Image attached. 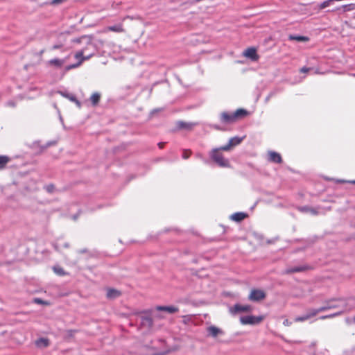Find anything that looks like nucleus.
Here are the masks:
<instances>
[{"instance_id":"nucleus-1","label":"nucleus","mask_w":355,"mask_h":355,"mask_svg":"<svg viewBox=\"0 0 355 355\" xmlns=\"http://www.w3.org/2000/svg\"><path fill=\"white\" fill-rule=\"evenodd\" d=\"M248 114V112L245 109H238L233 113L227 112H223L220 114V121L223 123H232L234 122L237 119L245 116Z\"/></svg>"},{"instance_id":"nucleus-2","label":"nucleus","mask_w":355,"mask_h":355,"mask_svg":"<svg viewBox=\"0 0 355 355\" xmlns=\"http://www.w3.org/2000/svg\"><path fill=\"white\" fill-rule=\"evenodd\" d=\"M221 150L220 147L212 149L209 152V157L218 166L220 167H228L230 166L229 160L224 158L223 154L220 153Z\"/></svg>"},{"instance_id":"nucleus-3","label":"nucleus","mask_w":355,"mask_h":355,"mask_svg":"<svg viewBox=\"0 0 355 355\" xmlns=\"http://www.w3.org/2000/svg\"><path fill=\"white\" fill-rule=\"evenodd\" d=\"M89 48H94V45L92 43H89L87 45V46H85L83 49L77 51L74 55V58L76 60H78L77 63L67 65L64 67V71L67 72L71 69L79 67L82 64V63L84 62V54L87 52V50Z\"/></svg>"},{"instance_id":"nucleus-4","label":"nucleus","mask_w":355,"mask_h":355,"mask_svg":"<svg viewBox=\"0 0 355 355\" xmlns=\"http://www.w3.org/2000/svg\"><path fill=\"white\" fill-rule=\"evenodd\" d=\"M262 316L245 315L240 318V322L243 324H255L261 322Z\"/></svg>"},{"instance_id":"nucleus-5","label":"nucleus","mask_w":355,"mask_h":355,"mask_svg":"<svg viewBox=\"0 0 355 355\" xmlns=\"http://www.w3.org/2000/svg\"><path fill=\"white\" fill-rule=\"evenodd\" d=\"M266 297L265 293L259 289H253L249 295V300L252 302H259Z\"/></svg>"},{"instance_id":"nucleus-6","label":"nucleus","mask_w":355,"mask_h":355,"mask_svg":"<svg viewBox=\"0 0 355 355\" xmlns=\"http://www.w3.org/2000/svg\"><path fill=\"white\" fill-rule=\"evenodd\" d=\"M70 55L65 57L63 59L60 58H53L47 62V65L49 67H54L56 69H60L62 67L64 64L67 61L69 58Z\"/></svg>"},{"instance_id":"nucleus-7","label":"nucleus","mask_w":355,"mask_h":355,"mask_svg":"<svg viewBox=\"0 0 355 355\" xmlns=\"http://www.w3.org/2000/svg\"><path fill=\"white\" fill-rule=\"evenodd\" d=\"M243 137H232L226 145L221 146L220 149L223 151H228L232 147L239 145L243 141Z\"/></svg>"},{"instance_id":"nucleus-8","label":"nucleus","mask_w":355,"mask_h":355,"mask_svg":"<svg viewBox=\"0 0 355 355\" xmlns=\"http://www.w3.org/2000/svg\"><path fill=\"white\" fill-rule=\"evenodd\" d=\"M243 56L250 59L252 61H257L259 59L257 49L254 47L248 48L243 51Z\"/></svg>"},{"instance_id":"nucleus-9","label":"nucleus","mask_w":355,"mask_h":355,"mask_svg":"<svg viewBox=\"0 0 355 355\" xmlns=\"http://www.w3.org/2000/svg\"><path fill=\"white\" fill-rule=\"evenodd\" d=\"M318 314V312L315 309H309L307 310V312L305 315L302 316L297 317L295 319V321L296 322H303L306 320H309V318L315 316Z\"/></svg>"},{"instance_id":"nucleus-10","label":"nucleus","mask_w":355,"mask_h":355,"mask_svg":"<svg viewBox=\"0 0 355 355\" xmlns=\"http://www.w3.org/2000/svg\"><path fill=\"white\" fill-rule=\"evenodd\" d=\"M338 306L335 303L334 300H329L328 301H326L324 302V304L322 306H321L318 309H315L318 313L322 311H327V310L332 309H336Z\"/></svg>"},{"instance_id":"nucleus-11","label":"nucleus","mask_w":355,"mask_h":355,"mask_svg":"<svg viewBox=\"0 0 355 355\" xmlns=\"http://www.w3.org/2000/svg\"><path fill=\"white\" fill-rule=\"evenodd\" d=\"M198 125V123L193 122H184L182 121H177L176 126L178 129H186V130H191L193 127Z\"/></svg>"},{"instance_id":"nucleus-12","label":"nucleus","mask_w":355,"mask_h":355,"mask_svg":"<svg viewBox=\"0 0 355 355\" xmlns=\"http://www.w3.org/2000/svg\"><path fill=\"white\" fill-rule=\"evenodd\" d=\"M309 268V267L308 266H295V267L286 268L284 270V274L288 275V274H292V273H295V272H304V271L308 270Z\"/></svg>"},{"instance_id":"nucleus-13","label":"nucleus","mask_w":355,"mask_h":355,"mask_svg":"<svg viewBox=\"0 0 355 355\" xmlns=\"http://www.w3.org/2000/svg\"><path fill=\"white\" fill-rule=\"evenodd\" d=\"M208 334L214 338L217 337L219 335H223V331L218 327L215 326H210L207 328Z\"/></svg>"},{"instance_id":"nucleus-14","label":"nucleus","mask_w":355,"mask_h":355,"mask_svg":"<svg viewBox=\"0 0 355 355\" xmlns=\"http://www.w3.org/2000/svg\"><path fill=\"white\" fill-rule=\"evenodd\" d=\"M156 310L161 311H166L168 313H174L179 311V309L175 306H157Z\"/></svg>"},{"instance_id":"nucleus-15","label":"nucleus","mask_w":355,"mask_h":355,"mask_svg":"<svg viewBox=\"0 0 355 355\" xmlns=\"http://www.w3.org/2000/svg\"><path fill=\"white\" fill-rule=\"evenodd\" d=\"M269 161L276 164H280L282 162V159L279 153L270 151L269 152Z\"/></svg>"},{"instance_id":"nucleus-16","label":"nucleus","mask_w":355,"mask_h":355,"mask_svg":"<svg viewBox=\"0 0 355 355\" xmlns=\"http://www.w3.org/2000/svg\"><path fill=\"white\" fill-rule=\"evenodd\" d=\"M248 217V214L244 212H236L231 215L230 218L236 222H241Z\"/></svg>"},{"instance_id":"nucleus-17","label":"nucleus","mask_w":355,"mask_h":355,"mask_svg":"<svg viewBox=\"0 0 355 355\" xmlns=\"http://www.w3.org/2000/svg\"><path fill=\"white\" fill-rule=\"evenodd\" d=\"M141 324L144 327L150 328L153 324V319L150 316H141Z\"/></svg>"},{"instance_id":"nucleus-18","label":"nucleus","mask_w":355,"mask_h":355,"mask_svg":"<svg viewBox=\"0 0 355 355\" xmlns=\"http://www.w3.org/2000/svg\"><path fill=\"white\" fill-rule=\"evenodd\" d=\"M106 295L108 299H116L121 295V292L114 288H109Z\"/></svg>"},{"instance_id":"nucleus-19","label":"nucleus","mask_w":355,"mask_h":355,"mask_svg":"<svg viewBox=\"0 0 355 355\" xmlns=\"http://www.w3.org/2000/svg\"><path fill=\"white\" fill-rule=\"evenodd\" d=\"M250 311H251V306L249 305L236 304L234 306V311L235 313L249 312Z\"/></svg>"},{"instance_id":"nucleus-20","label":"nucleus","mask_w":355,"mask_h":355,"mask_svg":"<svg viewBox=\"0 0 355 355\" xmlns=\"http://www.w3.org/2000/svg\"><path fill=\"white\" fill-rule=\"evenodd\" d=\"M101 100V94L98 92H94L92 94L89 98V101L93 107H96Z\"/></svg>"},{"instance_id":"nucleus-21","label":"nucleus","mask_w":355,"mask_h":355,"mask_svg":"<svg viewBox=\"0 0 355 355\" xmlns=\"http://www.w3.org/2000/svg\"><path fill=\"white\" fill-rule=\"evenodd\" d=\"M107 29L110 31L116 32V33H123L124 32V29L123 27V24L121 23L110 26L107 28Z\"/></svg>"},{"instance_id":"nucleus-22","label":"nucleus","mask_w":355,"mask_h":355,"mask_svg":"<svg viewBox=\"0 0 355 355\" xmlns=\"http://www.w3.org/2000/svg\"><path fill=\"white\" fill-rule=\"evenodd\" d=\"M354 9H355V4L349 3V4L343 5L342 6L337 8L336 10H342L343 12H346L352 11Z\"/></svg>"},{"instance_id":"nucleus-23","label":"nucleus","mask_w":355,"mask_h":355,"mask_svg":"<svg viewBox=\"0 0 355 355\" xmlns=\"http://www.w3.org/2000/svg\"><path fill=\"white\" fill-rule=\"evenodd\" d=\"M299 209L302 212H309L312 215H317L318 214V211L315 209L308 206L301 207L299 208Z\"/></svg>"},{"instance_id":"nucleus-24","label":"nucleus","mask_w":355,"mask_h":355,"mask_svg":"<svg viewBox=\"0 0 355 355\" xmlns=\"http://www.w3.org/2000/svg\"><path fill=\"white\" fill-rule=\"evenodd\" d=\"M288 39L289 40H295L297 42H306L309 40L307 37L295 35H290Z\"/></svg>"},{"instance_id":"nucleus-25","label":"nucleus","mask_w":355,"mask_h":355,"mask_svg":"<svg viewBox=\"0 0 355 355\" xmlns=\"http://www.w3.org/2000/svg\"><path fill=\"white\" fill-rule=\"evenodd\" d=\"M35 344L37 347H46L49 345V341L47 338H40L36 340Z\"/></svg>"},{"instance_id":"nucleus-26","label":"nucleus","mask_w":355,"mask_h":355,"mask_svg":"<svg viewBox=\"0 0 355 355\" xmlns=\"http://www.w3.org/2000/svg\"><path fill=\"white\" fill-rule=\"evenodd\" d=\"M10 159L6 155H0V170L6 167Z\"/></svg>"},{"instance_id":"nucleus-27","label":"nucleus","mask_w":355,"mask_h":355,"mask_svg":"<svg viewBox=\"0 0 355 355\" xmlns=\"http://www.w3.org/2000/svg\"><path fill=\"white\" fill-rule=\"evenodd\" d=\"M334 1H337L336 0H327L322 2L319 6L320 9H324L329 6H331Z\"/></svg>"},{"instance_id":"nucleus-28","label":"nucleus","mask_w":355,"mask_h":355,"mask_svg":"<svg viewBox=\"0 0 355 355\" xmlns=\"http://www.w3.org/2000/svg\"><path fill=\"white\" fill-rule=\"evenodd\" d=\"M53 271L57 274V275H64V271L63 270L62 268L61 267H59V266H54L53 268Z\"/></svg>"},{"instance_id":"nucleus-29","label":"nucleus","mask_w":355,"mask_h":355,"mask_svg":"<svg viewBox=\"0 0 355 355\" xmlns=\"http://www.w3.org/2000/svg\"><path fill=\"white\" fill-rule=\"evenodd\" d=\"M341 313H342V311H340L339 312H337V313H333V314H330V315H323V316H321L320 318V319L324 320V319H327V318H334L335 316H337V315H340Z\"/></svg>"},{"instance_id":"nucleus-30","label":"nucleus","mask_w":355,"mask_h":355,"mask_svg":"<svg viewBox=\"0 0 355 355\" xmlns=\"http://www.w3.org/2000/svg\"><path fill=\"white\" fill-rule=\"evenodd\" d=\"M92 52H90L88 54H87V52H86L84 54V61L89 60L95 54L94 47L92 48Z\"/></svg>"},{"instance_id":"nucleus-31","label":"nucleus","mask_w":355,"mask_h":355,"mask_svg":"<svg viewBox=\"0 0 355 355\" xmlns=\"http://www.w3.org/2000/svg\"><path fill=\"white\" fill-rule=\"evenodd\" d=\"M59 94H60L62 96L68 98L69 101H70V98H71V96L76 97L73 94L68 93V92H59Z\"/></svg>"},{"instance_id":"nucleus-32","label":"nucleus","mask_w":355,"mask_h":355,"mask_svg":"<svg viewBox=\"0 0 355 355\" xmlns=\"http://www.w3.org/2000/svg\"><path fill=\"white\" fill-rule=\"evenodd\" d=\"M44 189H46V191L49 193H52L55 189V187L53 184H48V185H46L44 187Z\"/></svg>"},{"instance_id":"nucleus-33","label":"nucleus","mask_w":355,"mask_h":355,"mask_svg":"<svg viewBox=\"0 0 355 355\" xmlns=\"http://www.w3.org/2000/svg\"><path fill=\"white\" fill-rule=\"evenodd\" d=\"M70 101L75 103L78 107H81V103L76 98V97L71 96V98H70Z\"/></svg>"},{"instance_id":"nucleus-34","label":"nucleus","mask_w":355,"mask_h":355,"mask_svg":"<svg viewBox=\"0 0 355 355\" xmlns=\"http://www.w3.org/2000/svg\"><path fill=\"white\" fill-rule=\"evenodd\" d=\"M191 152L190 150H184L182 154V158L183 159H188L189 156L191 155Z\"/></svg>"},{"instance_id":"nucleus-35","label":"nucleus","mask_w":355,"mask_h":355,"mask_svg":"<svg viewBox=\"0 0 355 355\" xmlns=\"http://www.w3.org/2000/svg\"><path fill=\"white\" fill-rule=\"evenodd\" d=\"M63 47V44H54L53 46H52L51 47V50H56V49H60Z\"/></svg>"},{"instance_id":"nucleus-36","label":"nucleus","mask_w":355,"mask_h":355,"mask_svg":"<svg viewBox=\"0 0 355 355\" xmlns=\"http://www.w3.org/2000/svg\"><path fill=\"white\" fill-rule=\"evenodd\" d=\"M76 331H75V330H72V329L67 330V336L68 337H72V336L74 335V334H75V332H76Z\"/></svg>"},{"instance_id":"nucleus-37","label":"nucleus","mask_w":355,"mask_h":355,"mask_svg":"<svg viewBox=\"0 0 355 355\" xmlns=\"http://www.w3.org/2000/svg\"><path fill=\"white\" fill-rule=\"evenodd\" d=\"M336 182H338V183H343V182H349V183H351V184H355V180H352V181H345L344 180H336Z\"/></svg>"},{"instance_id":"nucleus-38","label":"nucleus","mask_w":355,"mask_h":355,"mask_svg":"<svg viewBox=\"0 0 355 355\" xmlns=\"http://www.w3.org/2000/svg\"><path fill=\"white\" fill-rule=\"evenodd\" d=\"M65 0H52L51 3L52 5H58L62 2H64Z\"/></svg>"},{"instance_id":"nucleus-39","label":"nucleus","mask_w":355,"mask_h":355,"mask_svg":"<svg viewBox=\"0 0 355 355\" xmlns=\"http://www.w3.org/2000/svg\"><path fill=\"white\" fill-rule=\"evenodd\" d=\"M85 36H83V37H78V38H74V39H73V40H71V42H72L80 43V41H81V40H82L83 38H85Z\"/></svg>"},{"instance_id":"nucleus-40","label":"nucleus","mask_w":355,"mask_h":355,"mask_svg":"<svg viewBox=\"0 0 355 355\" xmlns=\"http://www.w3.org/2000/svg\"><path fill=\"white\" fill-rule=\"evenodd\" d=\"M311 70V68L304 67L300 69L302 73H306Z\"/></svg>"},{"instance_id":"nucleus-41","label":"nucleus","mask_w":355,"mask_h":355,"mask_svg":"<svg viewBox=\"0 0 355 355\" xmlns=\"http://www.w3.org/2000/svg\"><path fill=\"white\" fill-rule=\"evenodd\" d=\"M6 105L8 106H10V107H15V103L12 101H8Z\"/></svg>"},{"instance_id":"nucleus-42","label":"nucleus","mask_w":355,"mask_h":355,"mask_svg":"<svg viewBox=\"0 0 355 355\" xmlns=\"http://www.w3.org/2000/svg\"><path fill=\"white\" fill-rule=\"evenodd\" d=\"M211 127L218 130H222V128L218 125H212Z\"/></svg>"},{"instance_id":"nucleus-43","label":"nucleus","mask_w":355,"mask_h":355,"mask_svg":"<svg viewBox=\"0 0 355 355\" xmlns=\"http://www.w3.org/2000/svg\"><path fill=\"white\" fill-rule=\"evenodd\" d=\"M35 302H37V303H38V304H43V303H44V302H43V300H41V299H39V298L35 299Z\"/></svg>"},{"instance_id":"nucleus-44","label":"nucleus","mask_w":355,"mask_h":355,"mask_svg":"<svg viewBox=\"0 0 355 355\" xmlns=\"http://www.w3.org/2000/svg\"><path fill=\"white\" fill-rule=\"evenodd\" d=\"M164 144H165V143H164V142H159L158 144V146L159 148H162L164 147Z\"/></svg>"},{"instance_id":"nucleus-45","label":"nucleus","mask_w":355,"mask_h":355,"mask_svg":"<svg viewBox=\"0 0 355 355\" xmlns=\"http://www.w3.org/2000/svg\"><path fill=\"white\" fill-rule=\"evenodd\" d=\"M272 93H270L268 96L266 98V101H268L269 100V98L272 96Z\"/></svg>"},{"instance_id":"nucleus-46","label":"nucleus","mask_w":355,"mask_h":355,"mask_svg":"<svg viewBox=\"0 0 355 355\" xmlns=\"http://www.w3.org/2000/svg\"><path fill=\"white\" fill-rule=\"evenodd\" d=\"M315 343H312V344L309 346V347H310L311 349H313V348L315 347Z\"/></svg>"},{"instance_id":"nucleus-47","label":"nucleus","mask_w":355,"mask_h":355,"mask_svg":"<svg viewBox=\"0 0 355 355\" xmlns=\"http://www.w3.org/2000/svg\"><path fill=\"white\" fill-rule=\"evenodd\" d=\"M68 246H69L68 243L64 244L65 248H68Z\"/></svg>"},{"instance_id":"nucleus-48","label":"nucleus","mask_w":355,"mask_h":355,"mask_svg":"<svg viewBox=\"0 0 355 355\" xmlns=\"http://www.w3.org/2000/svg\"><path fill=\"white\" fill-rule=\"evenodd\" d=\"M284 324H288V320H285V321L284 322Z\"/></svg>"},{"instance_id":"nucleus-49","label":"nucleus","mask_w":355,"mask_h":355,"mask_svg":"<svg viewBox=\"0 0 355 355\" xmlns=\"http://www.w3.org/2000/svg\"><path fill=\"white\" fill-rule=\"evenodd\" d=\"M43 53H44V50H42V51H40V54H42Z\"/></svg>"},{"instance_id":"nucleus-50","label":"nucleus","mask_w":355,"mask_h":355,"mask_svg":"<svg viewBox=\"0 0 355 355\" xmlns=\"http://www.w3.org/2000/svg\"><path fill=\"white\" fill-rule=\"evenodd\" d=\"M76 218H77V216H73V219H74V220H76Z\"/></svg>"},{"instance_id":"nucleus-51","label":"nucleus","mask_w":355,"mask_h":355,"mask_svg":"<svg viewBox=\"0 0 355 355\" xmlns=\"http://www.w3.org/2000/svg\"><path fill=\"white\" fill-rule=\"evenodd\" d=\"M354 322H355V316H354Z\"/></svg>"}]
</instances>
